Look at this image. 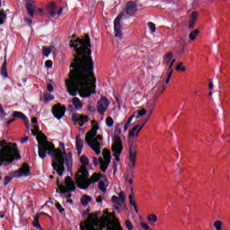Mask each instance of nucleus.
I'll return each mask as SVG.
<instances>
[{
    "label": "nucleus",
    "instance_id": "49530a36",
    "mask_svg": "<svg viewBox=\"0 0 230 230\" xmlns=\"http://www.w3.org/2000/svg\"><path fill=\"white\" fill-rule=\"evenodd\" d=\"M147 26L153 33H155V30H156L155 23L150 22L147 23Z\"/></svg>",
    "mask_w": 230,
    "mask_h": 230
},
{
    "label": "nucleus",
    "instance_id": "7ed1b4c3",
    "mask_svg": "<svg viewBox=\"0 0 230 230\" xmlns=\"http://www.w3.org/2000/svg\"><path fill=\"white\" fill-rule=\"evenodd\" d=\"M75 175V182L79 190H87L91 184H95V182H99L101 179H105V175L100 172H94L93 176L89 178V171L85 166H81Z\"/></svg>",
    "mask_w": 230,
    "mask_h": 230
},
{
    "label": "nucleus",
    "instance_id": "603ef678",
    "mask_svg": "<svg viewBox=\"0 0 230 230\" xmlns=\"http://www.w3.org/2000/svg\"><path fill=\"white\" fill-rule=\"evenodd\" d=\"M45 66H46L48 69L53 67V61H51V60H47V61L45 62Z\"/></svg>",
    "mask_w": 230,
    "mask_h": 230
},
{
    "label": "nucleus",
    "instance_id": "6e6d98bb",
    "mask_svg": "<svg viewBox=\"0 0 230 230\" xmlns=\"http://www.w3.org/2000/svg\"><path fill=\"white\" fill-rule=\"evenodd\" d=\"M114 142H115V143H123V142L121 141V137H119V135H116V136L114 137Z\"/></svg>",
    "mask_w": 230,
    "mask_h": 230
},
{
    "label": "nucleus",
    "instance_id": "864d4df0",
    "mask_svg": "<svg viewBox=\"0 0 230 230\" xmlns=\"http://www.w3.org/2000/svg\"><path fill=\"white\" fill-rule=\"evenodd\" d=\"M128 166H129V170L131 172H134V170H136V162H129Z\"/></svg>",
    "mask_w": 230,
    "mask_h": 230
},
{
    "label": "nucleus",
    "instance_id": "4468645a",
    "mask_svg": "<svg viewBox=\"0 0 230 230\" xmlns=\"http://www.w3.org/2000/svg\"><path fill=\"white\" fill-rule=\"evenodd\" d=\"M87 145L88 146H90V148H92V150H93V152H95L96 155H100V154H102V144L100 142H91L89 140H87Z\"/></svg>",
    "mask_w": 230,
    "mask_h": 230
},
{
    "label": "nucleus",
    "instance_id": "bb28decb",
    "mask_svg": "<svg viewBox=\"0 0 230 230\" xmlns=\"http://www.w3.org/2000/svg\"><path fill=\"white\" fill-rule=\"evenodd\" d=\"M93 201V198L89 195H84L81 198V204L82 206H84V208L87 207L89 205V202Z\"/></svg>",
    "mask_w": 230,
    "mask_h": 230
},
{
    "label": "nucleus",
    "instance_id": "a878e982",
    "mask_svg": "<svg viewBox=\"0 0 230 230\" xmlns=\"http://www.w3.org/2000/svg\"><path fill=\"white\" fill-rule=\"evenodd\" d=\"M137 130H139V124L134 126L132 129L129 131L128 139H130V137H137L139 136V132L137 133Z\"/></svg>",
    "mask_w": 230,
    "mask_h": 230
},
{
    "label": "nucleus",
    "instance_id": "a18cd8bd",
    "mask_svg": "<svg viewBox=\"0 0 230 230\" xmlns=\"http://www.w3.org/2000/svg\"><path fill=\"white\" fill-rule=\"evenodd\" d=\"M125 224L128 230L134 229V225H132V222H130V220H126Z\"/></svg>",
    "mask_w": 230,
    "mask_h": 230
},
{
    "label": "nucleus",
    "instance_id": "3c124183",
    "mask_svg": "<svg viewBox=\"0 0 230 230\" xmlns=\"http://www.w3.org/2000/svg\"><path fill=\"white\" fill-rule=\"evenodd\" d=\"M58 146H59V150H61V154H64V152H66V146H64L63 142H58Z\"/></svg>",
    "mask_w": 230,
    "mask_h": 230
},
{
    "label": "nucleus",
    "instance_id": "ea45409f",
    "mask_svg": "<svg viewBox=\"0 0 230 230\" xmlns=\"http://www.w3.org/2000/svg\"><path fill=\"white\" fill-rule=\"evenodd\" d=\"M176 71H181V73H184V71H186V66H184V63L180 62L176 66Z\"/></svg>",
    "mask_w": 230,
    "mask_h": 230
},
{
    "label": "nucleus",
    "instance_id": "c9c22d12",
    "mask_svg": "<svg viewBox=\"0 0 230 230\" xmlns=\"http://www.w3.org/2000/svg\"><path fill=\"white\" fill-rule=\"evenodd\" d=\"M32 226L33 227H35L36 229H39V230H42V227L40 226V223L39 222V216H36L34 217V220L32 222Z\"/></svg>",
    "mask_w": 230,
    "mask_h": 230
},
{
    "label": "nucleus",
    "instance_id": "aec40b11",
    "mask_svg": "<svg viewBox=\"0 0 230 230\" xmlns=\"http://www.w3.org/2000/svg\"><path fill=\"white\" fill-rule=\"evenodd\" d=\"M176 59H172L171 62H169V65H166L168 66L167 68V78L165 80V84L166 85H168V84H170V78H172V75H173V64H175Z\"/></svg>",
    "mask_w": 230,
    "mask_h": 230
},
{
    "label": "nucleus",
    "instance_id": "2eb2a0df",
    "mask_svg": "<svg viewBox=\"0 0 230 230\" xmlns=\"http://www.w3.org/2000/svg\"><path fill=\"white\" fill-rule=\"evenodd\" d=\"M105 215H108V217H102V220H104V222H108L109 224H112V221H111L110 218H113L114 222H116L117 226H119V227H121V226L119 225V220L116 217V213L115 212L109 213L108 211H106Z\"/></svg>",
    "mask_w": 230,
    "mask_h": 230
},
{
    "label": "nucleus",
    "instance_id": "f3484780",
    "mask_svg": "<svg viewBox=\"0 0 230 230\" xmlns=\"http://www.w3.org/2000/svg\"><path fill=\"white\" fill-rule=\"evenodd\" d=\"M13 118L15 119V118H18L20 119H22L25 123V126L27 128L30 127V121L28 120V117L25 116L24 113L22 111H13Z\"/></svg>",
    "mask_w": 230,
    "mask_h": 230
},
{
    "label": "nucleus",
    "instance_id": "8fccbe9b",
    "mask_svg": "<svg viewBox=\"0 0 230 230\" xmlns=\"http://www.w3.org/2000/svg\"><path fill=\"white\" fill-rule=\"evenodd\" d=\"M0 8H1V0H0ZM0 19H6V13L4 9L0 10Z\"/></svg>",
    "mask_w": 230,
    "mask_h": 230
},
{
    "label": "nucleus",
    "instance_id": "6e6552de",
    "mask_svg": "<svg viewBox=\"0 0 230 230\" xmlns=\"http://www.w3.org/2000/svg\"><path fill=\"white\" fill-rule=\"evenodd\" d=\"M66 111L67 108H66L64 105H61L60 103L55 104L51 109V112L56 119H62V118L66 116Z\"/></svg>",
    "mask_w": 230,
    "mask_h": 230
},
{
    "label": "nucleus",
    "instance_id": "423d86ee",
    "mask_svg": "<svg viewBox=\"0 0 230 230\" xmlns=\"http://www.w3.org/2000/svg\"><path fill=\"white\" fill-rule=\"evenodd\" d=\"M56 184L59 190H57V193H71V191H75L76 184L71 176H66L64 183H60V178L57 179Z\"/></svg>",
    "mask_w": 230,
    "mask_h": 230
},
{
    "label": "nucleus",
    "instance_id": "20e7f679",
    "mask_svg": "<svg viewBox=\"0 0 230 230\" xmlns=\"http://www.w3.org/2000/svg\"><path fill=\"white\" fill-rule=\"evenodd\" d=\"M21 152L17 147V143L9 142L0 149V166H8L13 161H21Z\"/></svg>",
    "mask_w": 230,
    "mask_h": 230
},
{
    "label": "nucleus",
    "instance_id": "7c9ffc66",
    "mask_svg": "<svg viewBox=\"0 0 230 230\" xmlns=\"http://www.w3.org/2000/svg\"><path fill=\"white\" fill-rule=\"evenodd\" d=\"M7 62L6 60L4 61L1 68V75L4 78H8V70L6 69Z\"/></svg>",
    "mask_w": 230,
    "mask_h": 230
},
{
    "label": "nucleus",
    "instance_id": "2f4dec72",
    "mask_svg": "<svg viewBox=\"0 0 230 230\" xmlns=\"http://www.w3.org/2000/svg\"><path fill=\"white\" fill-rule=\"evenodd\" d=\"M173 58V52H169L164 56V62L166 66H170V61Z\"/></svg>",
    "mask_w": 230,
    "mask_h": 230
},
{
    "label": "nucleus",
    "instance_id": "72a5a7b5",
    "mask_svg": "<svg viewBox=\"0 0 230 230\" xmlns=\"http://www.w3.org/2000/svg\"><path fill=\"white\" fill-rule=\"evenodd\" d=\"M147 221L149 224H155L157 222V216L155 214H149L147 216Z\"/></svg>",
    "mask_w": 230,
    "mask_h": 230
},
{
    "label": "nucleus",
    "instance_id": "f704fd0d",
    "mask_svg": "<svg viewBox=\"0 0 230 230\" xmlns=\"http://www.w3.org/2000/svg\"><path fill=\"white\" fill-rule=\"evenodd\" d=\"M44 102L45 103H48V102H53V100H55V96H53L51 93H44Z\"/></svg>",
    "mask_w": 230,
    "mask_h": 230
},
{
    "label": "nucleus",
    "instance_id": "bf43d9fd",
    "mask_svg": "<svg viewBox=\"0 0 230 230\" xmlns=\"http://www.w3.org/2000/svg\"><path fill=\"white\" fill-rule=\"evenodd\" d=\"M140 226L143 229H146V230L150 229V226L146 225V223H141Z\"/></svg>",
    "mask_w": 230,
    "mask_h": 230
},
{
    "label": "nucleus",
    "instance_id": "9b49d317",
    "mask_svg": "<svg viewBox=\"0 0 230 230\" xmlns=\"http://www.w3.org/2000/svg\"><path fill=\"white\" fill-rule=\"evenodd\" d=\"M13 173H14V177H22V175L24 177H29V175H31L30 165H28L26 163L22 165L21 169L13 171Z\"/></svg>",
    "mask_w": 230,
    "mask_h": 230
},
{
    "label": "nucleus",
    "instance_id": "37998d69",
    "mask_svg": "<svg viewBox=\"0 0 230 230\" xmlns=\"http://www.w3.org/2000/svg\"><path fill=\"white\" fill-rule=\"evenodd\" d=\"M106 125H107V127H113L114 119H112L111 117H107L106 118Z\"/></svg>",
    "mask_w": 230,
    "mask_h": 230
},
{
    "label": "nucleus",
    "instance_id": "cd10ccee",
    "mask_svg": "<svg viewBox=\"0 0 230 230\" xmlns=\"http://www.w3.org/2000/svg\"><path fill=\"white\" fill-rule=\"evenodd\" d=\"M72 104L74 105L75 109H82L84 107V104L80 101L78 97H75L72 100Z\"/></svg>",
    "mask_w": 230,
    "mask_h": 230
},
{
    "label": "nucleus",
    "instance_id": "338daca9",
    "mask_svg": "<svg viewBox=\"0 0 230 230\" xmlns=\"http://www.w3.org/2000/svg\"><path fill=\"white\" fill-rule=\"evenodd\" d=\"M115 134H117V136H119L121 134V128L116 127L115 128Z\"/></svg>",
    "mask_w": 230,
    "mask_h": 230
},
{
    "label": "nucleus",
    "instance_id": "c85d7f7f",
    "mask_svg": "<svg viewBox=\"0 0 230 230\" xmlns=\"http://www.w3.org/2000/svg\"><path fill=\"white\" fill-rule=\"evenodd\" d=\"M47 10H49L50 17H55V15H57V11H55V2L50 3L47 6Z\"/></svg>",
    "mask_w": 230,
    "mask_h": 230
},
{
    "label": "nucleus",
    "instance_id": "9d476101",
    "mask_svg": "<svg viewBox=\"0 0 230 230\" xmlns=\"http://www.w3.org/2000/svg\"><path fill=\"white\" fill-rule=\"evenodd\" d=\"M107 109H109V100L107 97H102L97 102V111L101 116H103Z\"/></svg>",
    "mask_w": 230,
    "mask_h": 230
},
{
    "label": "nucleus",
    "instance_id": "13d9d810",
    "mask_svg": "<svg viewBox=\"0 0 230 230\" xmlns=\"http://www.w3.org/2000/svg\"><path fill=\"white\" fill-rule=\"evenodd\" d=\"M112 169H113V173L115 175V173L118 172V164H116V162H113Z\"/></svg>",
    "mask_w": 230,
    "mask_h": 230
},
{
    "label": "nucleus",
    "instance_id": "f257e3e1",
    "mask_svg": "<svg viewBox=\"0 0 230 230\" xmlns=\"http://www.w3.org/2000/svg\"><path fill=\"white\" fill-rule=\"evenodd\" d=\"M70 48H74V59L69 66V79L66 81V87L70 96H76L78 93L81 98H90L91 94H96V84L93 85V90L89 87L91 78L94 84V61H93V48L91 38L84 34V39L77 38L70 40Z\"/></svg>",
    "mask_w": 230,
    "mask_h": 230
},
{
    "label": "nucleus",
    "instance_id": "5fc2aeb1",
    "mask_svg": "<svg viewBox=\"0 0 230 230\" xmlns=\"http://www.w3.org/2000/svg\"><path fill=\"white\" fill-rule=\"evenodd\" d=\"M93 143H96L98 141H103V137H102V135H97L96 137L93 138Z\"/></svg>",
    "mask_w": 230,
    "mask_h": 230
},
{
    "label": "nucleus",
    "instance_id": "052dcab7",
    "mask_svg": "<svg viewBox=\"0 0 230 230\" xmlns=\"http://www.w3.org/2000/svg\"><path fill=\"white\" fill-rule=\"evenodd\" d=\"M47 89H48V91H49V93H53V84H49L48 85H47Z\"/></svg>",
    "mask_w": 230,
    "mask_h": 230
},
{
    "label": "nucleus",
    "instance_id": "774afa93",
    "mask_svg": "<svg viewBox=\"0 0 230 230\" xmlns=\"http://www.w3.org/2000/svg\"><path fill=\"white\" fill-rule=\"evenodd\" d=\"M28 139H30L29 137H24L23 138L21 139V143L22 144L27 143Z\"/></svg>",
    "mask_w": 230,
    "mask_h": 230
},
{
    "label": "nucleus",
    "instance_id": "4d7b16f0",
    "mask_svg": "<svg viewBox=\"0 0 230 230\" xmlns=\"http://www.w3.org/2000/svg\"><path fill=\"white\" fill-rule=\"evenodd\" d=\"M6 145H10V143H7L5 139L0 140L1 148H3V146H6Z\"/></svg>",
    "mask_w": 230,
    "mask_h": 230
},
{
    "label": "nucleus",
    "instance_id": "0eeeda50",
    "mask_svg": "<svg viewBox=\"0 0 230 230\" xmlns=\"http://www.w3.org/2000/svg\"><path fill=\"white\" fill-rule=\"evenodd\" d=\"M98 215H100V212L90 214L88 219H86L84 222H82V224L85 225L86 230H102L99 228H94L100 226V220L98 219Z\"/></svg>",
    "mask_w": 230,
    "mask_h": 230
},
{
    "label": "nucleus",
    "instance_id": "c03bdc74",
    "mask_svg": "<svg viewBox=\"0 0 230 230\" xmlns=\"http://www.w3.org/2000/svg\"><path fill=\"white\" fill-rule=\"evenodd\" d=\"M157 100H159V93H156L153 97V109H155Z\"/></svg>",
    "mask_w": 230,
    "mask_h": 230
},
{
    "label": "nucleus",
    "instance_id": "f8f14e48",
    "mask_svg": "<svg viewBox=\"0 0 230 230\" xmlns=\"http://www.w3.org/2000/svg\"><path fill=\"white\" fill-rule=\"evenodd\" d=\"M25 8L29 17H33V15H35V10H37V6H35V0H25Z\"/></svg>",
    "mask_w": 230,
    "mask_h": 230
},
{
    "label": "nucleus",
    "instance_id": "09e8293b",
    "mask_svg": "<svg viewBox=\"0 0 230 230\" xmlns=\"http://www.w3.org/2000/svg\"><path fill=\"white\" fill-rule=\"evenodd\" d=\"M148 119H149V118H146V119L144 120V122H143L141 125H139L137 133H138V132H141V130H143V128L145 127V125H146Z\"/></svg>",
    "mask_w": 230,
    "mask_h": 230
},
{
    "label": "nucleus",
    "instance_id": "5701e85b",
    "mask_svg": "<svg viewBox=\"0 0 230 230\" xmlns=\"http://www.w3.org/2000/svg\"><path fill=\"white\" fill-rule=\"evenodd\" d=\"M99 190L102 192V193H106L107 192V188L109 186V181H107V178L105 177V180L103 181H100L99 183Z\"/></svg>",
    "mask_w": 230,
    "mask_h": 230
},
{
    "label": "nucleus",
    "instance_id": "69168bd1",
    "mask_svg": "<svg viewBox=\"0 0 230 230\" xmlns=\"http://www.w3.org/2000/svg\"><path fill=\"white\" fill-rule=\"evenodd\" d=\"M13 121H15V119H13H13H11L9 121L6 122L5 127H10V125H12V123H13Z\"/></svg>",
    "mask_w": 230,
    "mask_h": 230
},
{
    "label": "nucleus",
    "instance_id": "4c0bfd02",
    "mask_svg": "<svg viewBox=\"0 0 230 230\" xmlns=\"http://www.w3.org/2000/svg\"><path fill=\"white\" fill-rule=\"evenodd\" d=\"M80 163L83 164V166H89V158L87 156L83 155L80 157Z\"/></svg>",
    "mask_w": 230,
    "mask_h": 230
},
{
    "label": "nucleus",
    "instance_id": "f03ea898",
    "mask_svg": "<svg viewBox=\"0 0 230 230\" xmlns=\"http://www.w3.org/2000/svg\"><path fill=\"white\" fill-rule=\"evenodd\" d=\"M47 154L50 155L52 159V168L55 171L53 172V175L58 173L59 177H62L64 175V172H66V166L67 168V172H71V170H73V154L71 152L62 153V150L55 149V144L49 141H39V157L40 159H46ZM64 164H66V166Z\"/></svg>",
    "mask_w": 230,
    "mask_h": 230
},
{
    "label": "nucleus",
    "instance_id": "6ab92c4d",
    "mask_svg": "<svg viewBox=\"0 0 230 230\" xmlns=\"http://www.w3.org/2000/svg\"><path fill=\"white\" fill-rule=\"evenodd\" d=\"M111 150L113 155H121V153L123 152V143H114L111 146Z\"/></svg>",
    "mask_w": 230,
    "mask_h": 230
},
{
    "label": "nucleus",
    "instance_id": "1a4fd4ad",
    "mask_svg": "<svg viewBox=\"0 0 230 230\" xmlns=\"http://www.w3.org/2000/svg\"><path fill=\"white\" fill-rule=\"evenodd\" d=\"M128 145L129 163H136V158L137 157V145L131 139H128Z\"/></svg>",
    "mask_w": 230,
    "mask_h": 230
},
{
    "label": "nucleus",
    "instance_id": "a211bd4d",
    "mask_svg": "<svg viewBox=\"0 0 230 230\" xmlns=\"http://www.w3.org/2000/svg\"><path fill=\"white\" fill-rule=\"evenodd\" d=\"M75 148L77 150V155H82V149L84 148V141H82V135H77L75 137Z\"/></svg>",
    "mask_w": 230,
    "mask_h": 230
},
{
    "label": "nucleus",
    "instance_id": "39448f33",
    "mask_svg": "<svg viewBox=\"0 0 230 230\" xmlns=\"http://www.w3.org/2000/svg\"><path fill=\"white\" fill-rule=\"evenodd\" d=\"M136 12H137V4L134 1H128L126 4V10L115 18L113 24L115 37L117 39H121L123 37V31H121V19L123 18V15L134 17V13H136Z\"/></svg>",
    "mask_w": 230,
    "mask_h": 230
},
{
    "label": "nucleus",
    "instance_id": "b1692460",
    "mask_svg": "<svg viewBox=\"0 0 230 230\" xmlns=\"http://www.w3.org/2000/svg\"><path fill=\"white\" fill-rule=\"evenodd\" d=\"M99 164H101V171L102 173H105L107 168H109V164H111V161H105L103 158H99Z\"/></svg>",
    "mask_w": 230,
    "mask_h": 230
},
{
    "label": "nucleus",
    "instance_id": "4be33fe9",
    "mask_svg": "<svg viewBox=\"0 0 230 230\" xmlns=\"http://www.w3.org/2000/svg\"><path fill=\"white\" fill-rule=\"evenodd\" d=\"M32 136H37L38 142L40 141L39 139H41V143H46L48 141V137L42 132H37L35 129L31 130Z\"/></svg>",
    "mask_w": 230,
    "mask_h": 230
},
{
    "label": "nucleus",
    "instance_id": "ddd939ff",
    "mask_svg": "<svg viewBox=\"0 0 230 230\" xmlns=\"http://www.w3.org/2000/svg\"><path fill=\"white\" fill-rule=\"evenodd\" d=\"M100 128V126H98V124H96L95 126H93L92 128V129H90L85 136V142L87 143V141H93L94 139V137H96V134H98V129Z\"/></svg>",
    "mask_w": 230,
    "mask_h": 230
},
{
    "label": "nucleus",
    "instance_id": "0e129e2a",
    "mask_svg": "<svg viewBox=\"0 0 230 230\" xmlns=\"http://www.w3.org/2000/svg\"><path fill=\"white\" fill-rule=\"evenodd\" d=\"M0 116H5L4 109L3 108V104H1V103H0Z\"/></svg>",
    "mask_w": 230,
    "mask_h": 230
},
{
    "label": "nucleus",
    "instance_id": "79ce46f5",
    "mask_svg": "<svg viewBox=\"0 0 230 230\" xmlns=\"http://www.w3.org/2000/svg\"><path fill=\"white\" fill-rule=\"evenodd\" d=\"M214 227L217 229V230H222V221L220 220H217L214 222Z\"/></svg>",
    "mask_w": 230,
    "mask_h": 230
},
{
    "label": "nucleus",
    "instance_id": "680f3d73",
    "mask_svg": "<svg viewBox=\"0 0 230 230\" xmlns=\"http://www.w3.org/2000/svg\"><path fill=\"white\" fill-rule=\"evenodd\" d=\"M93 159V165L98 166V164H100V160H98V158L95 156Z\"/></svg>",
    "mask_w": 230,
    "mask_h": 230
},
{
    "label": "nucleus",
    "instance_id": "e2e57ef3",
    "mask_svg": "<svg viewBox=\"0 0 230 230\" xmlns=\"http://www.w3.org/2000/svg\"><path fill=\"white\" fill-rule=\"evenodd\" d=\"M134 118H136V115L133 113L128 119L127 123H128L130 125V123H132V119H134Z\"/></svg>",
    "mask_w": 230,
    "mask_h": 230
},
{
    "label": "nucleus",
    "instance_id": "473e14b6",
    "mask_svg": "<svg viewBox=\"0 0 230 230\" xmlns=\"http://www.w3.org/2000/svg\"><path fill=\"white\" fill-rule=\"evenodd\" d=\"M199 33H200V31L199 29L192 31L189 35L190 40H195Z\"/></svg>",
    "mask_w": 230,
    "mask_h": 230
},
{
    "label": "nucleus",
    "instance_id": "dca6fc26",
    "mask_svg": "<svg viewBox=\"0 0 230 230\" xmlns=\"http://www.w3.org/2000/svg\"><path fill=\"white\" fill-rule=\"evenodd\" d=\"M199 17V13L197 12H192L190 18H189V30L190 31H191V30H193V28H195V23L197 22V19Z\"/></svg>",
    "mask_w": 230,
    "mask_h": 230
},
{
    "label": "nucleus",
    "instance_id": "e433bc0d",
    "mask_svg": "<svg viewBox=\"0 0 230 230\" xmlns=\"http://www.w3.org/2000/svg\"><path fill=\"white\" fill-rule=\"evenodd\" d=\"M133 114L135 115V118H137V119H139V118H142V116H145V114H146V110L142 109L138 112H134Z\"/></svg>",
    "mask_w": 230,
    "mask_h": 230
},
{
    "label": "nucleus",
    "instance_id": "de8ad7c7",
    "mask_svg": "<svg viewBox=\"0 0 230 230\" xmlns=\"http://www.w3.org/2000/svg\"><path fill=\"white\" fill-rule=\"evenodd\" d=\"M119 199H120V202L123 204L127 199V197L125 196V192L120 191V193L119 194Z\"/></svg>",
    "mask_w": 230,
    "mask_h": 230
},
{
    "label": "nucleus",
    "instance_id": "58836bf2",
    "mask_svg": "<svg viewBox=\"0 0 230 230\" xmlns=\"http://www.w3.org/2000/svg\"><path fill=\"white\" fill-rule=\"evenodd\" d=\"M111 202L113 204H117V206H121L123 203L121 202V199L118 196H112Z\"/></svg>",
    "mask_w": 230,
    "mask_h": 230
},
{
    "label": "nucleus",
    "instance_id": "c756f323",
    "mask_svg": "<svg viewBox=\"0 0 230 230\" xmlns=\"http://www.w3.org/2000/svg\"><path fill=\"white\" fill-rule=\"evenodd\" d=\"M102 157H103L104 161L111 162V159L112 157V156H111V150L104 148L102 150Z\"/></svg>",
    "mask_w": 230,
    "mask_h": 230
},
{
    "label": "nucleus",
    "instance_id": "393cba45",
    "mask_svg": "<svg viewBox=\"0 0 230 230\" xmlns=\"http://www.w3.org/2000/svg\"><path fill=\"white\" fill-rule=\"evenodd\" d=\"M15 177H18V176H15V174L13 173V171L11 172L9 175L4 178V186H8V184H10V182H12V180L15 179Z\"/></svg>",
    "mask_w": 230,
    "mask_h": 230
},
{
    "label": "nucleus",
    "instance_id": "a19ab883",
    "mask_svg": "<svg viewBox=\"0 0 230 230\" xmlns=\"http://www.w3.org/2000/svg\"><path fill=\"white\" fill-rule=\"evenodd\" d=\"M42 51H43L44 57L46 58L49 57V55L51 54V49H49L47 47H43Z\"/></svg>",
    "mask_w": 230,
    "mask_h": 230
},
{
    "label": "nucleus",
    "instance_id": "412c9836",
    "mask_svg": "<svg viewBox=\"0 0 230 230\" xmlns=\"http://www.w3.org/2000/svg\"><path fill=\"white\" fill-rule=\"evenodd\" d=\"M72 121H74V123H77V121L87 123V121H89V119L88 117L81 115L80 113H74L72 115Z\"/></svg>",
    "mask_w": 230,
    "mask_h": 230
}]
</instances>
